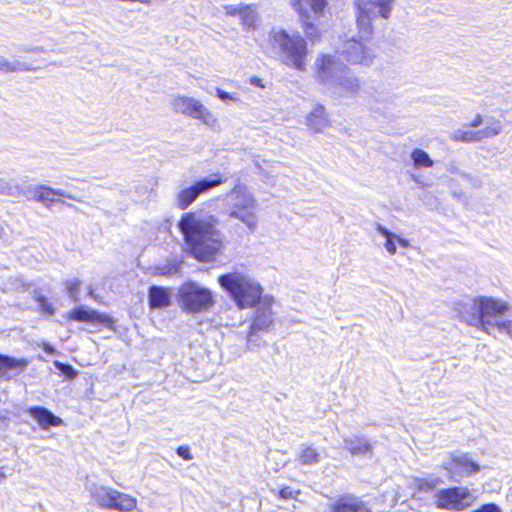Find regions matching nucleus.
Listing matches in <instances>:
<instances>
[{
    "instance_id": "obj_1",
    "label": "nucleus",
    "mask_w": 512,
    "mask_h": 512,
    "mask_svg": "<svg viewBox=\"0 0 512 512\" xmlns=\"http://www.w3.org/2000/svg\"><path fill=\"white\" fill-rule=\"evenodd\" d=\"M507 303L491 297L466 298L455 304L457 317L488 335L495 331L506 334L512 339V320L505 318Z\"/></svg>"
},
{
    "instance_id": "obj_2",
    "label": "nucleus",
    "mask_w": 512,
    "mask_h": 512,
    "mask_svg": "<svg viewBox=\"0 0 512 512\" xmlns=\"http://www.w3.org/2000/svg\"><path fill=\"white\" fill-rule=\"evenodd\" d=\"M216 224L214 216L192 212L184 214L179 221L178 226L191 254L199 261H210L221 248V233Z\"/></svg>"
},
{
    "instance_id": "obj_3",
    "label": "nucleus",
    "mask_w": 512,
    "mask_h": 512,
    "mask_svg": "<svg viewBox=\"0 0 512 512\" xmlns=\"http://www.w3.org/2000/svg\"><path fill=\"white\" fill-rule=\"evenodd\" d=\"M316 78L336 98H354L360 90V80L343 62L331 55H320L315 60Z\"/></svg>"
},
{
    "instance_id": "obj_4",
    "label": "nucleus",
    "mask_w": 512,
    "mask_h": 512,
    "mask_svg": "<svg viewBox=\"0 0 512 512\" xmlns=\"http://www.w3.org/2000/svg\"><path fill=\"white\" fill-rule=\"evenodd\" d=\"M270 43L273 53L283 64L299 71L305 70L308 49L303 37L298 34L291 35L282 29L271 32Z\"/></svg>"
},
{
    "instance_id": "obj_5",
    "label": "nucleus",
    "mask_w": 512,
    "mask_h": 512,
    "mask_svg": "<svg viewBox=\"0 0 512 512\" xmlns=\"http://www.w3.org/2000/svg\"><path fill=\"white\" fill-rule=\"evenodd\" d=\"M218 283L240 309L253 307L261 300L263 293L261 285L242 273L232 272L220 275Z\"/></svg>"
},
{
    "instance_id": "obj_6",
    "label": "nucleus",
    "mask_w": 512,
    "mask_h": 512,
    "mask_svg": "<svg viewBox=\"0 0 512 512\" xmlns=\"http://www.w3.org/2000/svg\"><path fill=\"white\" fill-rule=\"evenodd\" d=\"M225 203L224 214L235 218L244 223L248 229L253 232L257 227V217L255 210L257 201L253 194L244 184H237L223 198Z\"/></svg>"
},
{
    "instance_id": "obj_7",
    "label": "nucleus",
    "mask_w": 512,
    "mask_h": 512,
    "mask_svg": "<svg viewBox=\"0 0 512 512\" xmlns=\"http://www.w3.org/2000/svg\"><path fill=\"white\" fill-rule=\"evenodd\" d=\"M395 0H354L356 25L361 40L370 38L373 33L372 21L376 17L388 19Z\"/></svg>"
},
{
    "instance_id": "obj_8",
    "label": "nucleus",
    "mask_w": 512,
    "mask_h": 512,
    "mask_svg": "<svg viewBox=\"0 0 512 512\" xmlns=\"http://www.w3.org/2000/svg\"><path fill=\"white\" fill-rule=\"evenodd\" d=\"M274 327V317L271 310V304L264 298V302L257 306L255 315L249 326L246 335V349L255 351L257 348L265 345L262 335L271 331Z\"/></svg>"
},
{
    "instance_id": "obj_9",
    "label": "nucleus",
    "mask_w": 512,
    "mask_h": 512,
    "mask_svg": "<svg viewBox=\"0 0 512 512\" xmlns=\"http://www.w3.org/2000/svg\"><path fill=\"white\" fill-rule=\"evenodd\" d=\"M179 301L184 311L202 313L215 303L212 292L195 282H187L179 288Z\"/></svg>"
},
{
    "instance_id": "obj_10",
    "label": "nucleus",
    "mask_w": 512,
    "mask_h": 512,
    "mask_svg": "<svg viewBox=\"0 0 512 512\" xmlns=\"http://www.w3.org/2000/svg\"><path fill=\"white\" fill-rule=\"evenodd\" d=\"M441 467L446 471L450 481L460 483L463 478L477 474L481 468L468 453L453 452L449 453L441 463Z\"/></svg>"
},
{
    "instance_id": "obj_11",
    "label": "nucleus",
    "mask_w": 512,
    "mask_h": 512,
    "mask_svg": "<svg viewBox=\"0 0 512 512\" xmlns=\"http://www.w3.org/2000/svg\"><path fill=\"white\" fill-rule=\"evenodd\" d=\"M434 498L437 508L449 511H463L474 502L471 491L461 486L438 490Z\"/></svg>"
},
{
    "instance_id": "obj_12",
    "label": "nucleus",
    "mask_w": 512,
    "mask_h": 512,
    "mask_svg": "<svg viewBox=\"0 0 512 512\" xmlns=\"http://www.w3.org/2000/svg\"><path fill=\"white\" fill-rule=\"evenodd\" d=\"M226 181L220 173H213L207 177H204L192 185L180 190L176 197L177 207L181 210L187 209L196 199L212 188L223 184Z\"/></svg>"
},
{
    "instance_id": "obj_13",
    "label": "nucleus",
    "mask_w": 512,
    "mask_h": 512,
    "mask_svg": "<svg viewBox=\"0 0 512 512\" xmlns=\"http://www.w3.org/2000/svg\"><path fill=\"white\" fill-rule=\"evenodd\" d=\"M95 502L103 508L130 512L136 507V499L108 487H95L91 492Z\"/></svg>"
},
{
    "instance_id": "obj_14",
    "label": "nucleus",
    "mask_w": 512,
    "mask_h": 512,
    "mask_svg": "<svg viewBox=\"0 0 512 512\" xmlns=\"http://www.w3.org/2000/svg\"><path fill=\"white\" fill-rule=\"evenodd\" d=\"M172 104L177 113L200 120L209 127H214L217 123V118L214 114L200 101L192 97H176Z\"/></svg>"
},
{
    "instance_id": "obj_15",
    "label": "nucleus",
    "mask_w": 512,
    "mask_h": 512,
    "mask_svg": "<svg viewBox=\"0 0 512 512\" xmlns=\"http://www.w3.org/2000/svg\"><path fill=\"white\" fill-rule=\"evenodd\" d=\"M22 196L28 200H36L47 208H50L55 202H60L68 207L74 208V205L66 203L62 200H57L54 198V196L65 197L74 201H79L76 196L68 193L65 190L54 189L47 185H38L36 187H33L32 185H25Z\"/></svg>"
},
{
    "instance_id": "obj_16",
    "label": "nucleus",
    "mask_w": 512,
    "mask_h": 512,
    "mask_svg": "<svg viewBox=\"0 0 512 512\" xmlns=\"http://www.w3.org/2000/svg\"><path fill=\"white\" fill-rule=\"evenodd\" d=\"M291 5L301 19L306 37L314 40L318 32L314 23L310 21L311 15L309 14L308 7L311 8L314 14H319L324 10L326 0H291Z\"/></svg>"
},
{
    "instance_id": "obj_17",
    "label": "nucleus",
    "mask_w": 512,
    "mask_h": 512,
    "mask_svg": "<svg viewBox=\"0 0 512 512\" xmlns=\"http://www.w3.org/2000/svg\"><path fill=\"white\" fill-rule=\"evenodd\" d=\"M340 53L347 62L363 66L372 65L375 56L373 51L366 47L363 42L357 40L355 36L343 43Z\"/></svg>"
},
{
    "instance_id": "obj_18",
    "label": "nucleus",
    "mask_w": 512,
    "mask_h": 512,
    "mask_svg": "<svg viewBox=\"0 0 512 512\" xmlns=\"http://www.w3.org/2000/svg\"><path fill=\"white\" fill-rule=\"evenodd\" d=\"M29 361L25 358H15L0 353V381H9L20 375L28 366Z\"/></svg>"
},
{
    "instance_id": "obj_19",
    "label": "nucleus",
    "mask_w": 512,
    "mask_h": 512,
    "mask_svg": "<svg viewBox=\"0 0 512 512\" xmlns=\"http://www.w3.org/2000/svg\"><path fill=\"white\" fill-rule=\"evenodd\" d=\"M27 412L44 430H47L50 427L60 426L63 423L60 417L56 416L53 412L43 406L30 407Z\"/></svg>"
},
{
    "instance_id": "obj_20",
    "label": "nucleus",
    "mask_w": 512,
    "mask_h": 512,
    "mask_svg": "<svg viewBox=\"0 0 512 512\" xmlns=\"http://www.w3.org/2000/svg\"><path fill=\"white\" fill-rule=\"evenodd\" d=\"M344 448L354 456L373 455V446L364 436L353 435L343 438Z\"/></svg>"
},
{
    "instance_id": "obj_21",
    "label": "nucleus",
    "mask_w": 512,
    "mask_h": 512,
    "mask_svg": "<svg viewBox=\"0 0 512 512\" xmlns=\"http://www.w3.org/2000/svg\"><path fill=\"white\" fill-rule=\"evenodd\" d=\"M332 512H371L363 501L357 497L342 496L330 505Z\"/></svg>"
},
{
    "instance_id": "obj_22",
    "label": "nucleus",
    "mask_w": 512,
    "mask_h": 512,
    "mask_svg": "<svg viewBox=\"0 0 512 512\" xmlns=\"http://www.w3.org/2000/svg\"><path fill=\"white\" fill-rule=\"evenodd\" d=\"M151 309L166 308L171 304V292L168 288L153 285L148 291Z\"/></svg>"
},
{
    "instance_id": "obj_23",
    "label": "nucleus",
    "mask_w": 512,
    "mask_h": 512,
    "mask_svg": "<svg viewBox=\"0 0 512 512\" xmlns=\"http://www.w3.org/2000/svg\"><path fill=\"white\" fill-rule=\"evenodd\" d=\"M69 318L74 321L87 323H105L108 319L106 315L100 314L97 311L85 306L74 308L69 313Z\"/></svg>"
},
{
    "instance_id": "obj_24",
    "label": "nucleus",
    "mask_w": 512,
    "mask_h": 512,
    "mask_svg": "<svg viewBox=\"0 0 512 512\" xmlns=\"http://www.w3.org/2000/svg\"><path fill=\"white\" fill-rule=\"evenodd\" d=\"M329 120L322 104H316L306 117L307 126L315 132H322L328 126Z\"/></svg>"
},
{
    "instance_id": "obj_25",
    "label": "nucleus",
    "mask_w": 512,
    "mask_h": 512,
    "mask_svg": "<svg viewBox=\"0 0 512 512\" xmlns=\"http://www.w3.org/2000/svg\"><path fill=\"white\" fill-rule=\"evenodd\" d=\"M449 138L453 142L476 143L479 141L477 131L457 129L449 134Z\"/></svg>"
},
{
    "instance_id": "obj_26",
    "label": "nucleus",
    "mask_w": 512,
    "mask_h": 512,
    "mask_svg": "<svg viewBox=\"0 0 512 512\" xmlns=\"http://www.w3.org/2000/svg\"><path fill=\"white\" fill-rule=\"evenodd\" d=\"M25 185L17 184L11 180L0 178V194L12 197H20L23 195Z\"/></svg>"
},
{
    "instance_id": "obj_27",
    "label": "nucleus",
    "mask_w": 512,
    "mask_h": 512,
    "mask_svg": "<svg viewBox=\"0 0 512 512\" xmlns=\"http://www.w3.org/2000/svg\"><path fill=\"white\" fill-rule=\"evenodd\" d=\"M321 456L311 446L302 445L299 453V461L302 465H315L320 462Z\"/></svg>"
},
{
    "instance_id": "obj_28",
    "label": "nucleus",
    "mask_w": 512,
    "mask_h": 512,
    "mask_svg": "<svg viewBox=\"0 0 512 512\" xmlns=\"http://www.w3.org/2000/svg\"><path fill=\"white\" fill-rule=\"evenodd\" d=\"M376 230L380 235L385 237L386 241H385L384 246H385L387 252L391 255H394L397 251V247H396L397 235L392 233L390 230H388L386 227L382 226L379 223L376 224Z\"/></svg>"
},
{
    "instance_id": "obj_29",
    "label": "nucleus",
    "mask_w": 512,
    "mask_h": 512,
    "mask_svg": "<svg viewBox=\"0 0 512 512\" xmlns=\"http://www.w3.org/2000/svg\"><path fill=\"white\" fill-rule=\"evenodd\" d=\"M411 159L416 168H429L433 166V160L423 149L416 148L411 153Z\"/></svg>"
},
{
    "instance_id": "obj_30",
    "label": "nucleus",
    "mask_w": 512,
    "mask_h": 512,
    "mask_svg": "<svg viewBox=\"0 0 512 512\" xmlns=\"http://www.w3.org/2000/svg\"><path fill=\"white\" fill-rule=\"evenodd\" d=\"M502 131V123L500 120L491 119L490 122L487 123L486 127L482 130H477L479 135V141H482L486 138H491L497 136Z\"/></svg>"
},
{
    "instance_id": "obj_31",
    "label": "nucleus",
    "mask_w": 512,
    "mask_h": 512,
    "mask_svg": "<svg viewBox=\"0 0 512 512\" xmlns=\"http://www.w3.org/2000/svg\"><path fill=\"white\" fill-rule=\"evenodd\" d=\"M241 23L247 29L254 28L256 21V11L251 5H244L239 15Z\"/></svg>"
},
{
    "instance_id": "obj_32",
    "label": "nucleus",
    "mask_w": 512,
    "mask_h": 512,
    "mask_svg": "<svg viewBox=\"0 0 512 512\" xmlns=\"http://www.w3.org/2000/svg\"><path fill=\"white\" fill-rule=\"evenodd\" d=\"M33 297L35 301L38 303L39 310L48 315H53L55 313V308L53 304L48 300V298L40 293L39 290L35 289L33 291Z\"/></svg>"
},
{
    "instance_id": "obj_33",
    "label": "nucleus",
    "mask_w": 512,
    "mask_h": 512,
    "mask_svg": "<svg viewBox=\"0 0 512 512\" xmlns=\"http://www.w3.org/2000/svg\"><path fill=\"white\" fill-rule=\"evenodd\" d=\"M442 483L440 478L420 479L417 481V489L423 492H432Z\"/></svg>"
},
{
    "instance_id": "obj_34",
    "label": "nucleus",
    "mask_w": 512,
    "mask_h": 512,
    "mask_svg": "<svg viewBox=\"0 0 512 512\" xmlns=\"http://www.w3.org/2000/svg\"><path fill=\"white\" fill-rule=\"evenodd\" d=\"M54 365L57 370L67 379H74L77 376V371L70 364L55 361Z\"/></svg>"
},
{
    "instance_id": "obj_35",
    "label": "nucleus",
    "mask_w": 512,
    "mask_h": 512,
    "mask_svg": "<svg viewBox=\"0 0 512 512\" xmlns=\"http://www.w3.org/2000/svg\"><path fill=\"white\" fill-rule=\"evenodd\" d=\"M80 284L81 283H80V281L78 279L67 280L65 282V286H66L68 295L75 302L79 300Z\"/></svg>"
},
{
    "instance_id": "obj_36",
    "label": "nucleus",
    "mask_w": 512,
    "mask_h": 512,
    "mask_svg": "<svg viewBox=\"0 0 512 512\" xmlns=\"http://www.w3.org/2000/svg\"><path fill=\"white\" fill-rule=\"evenodd\" d=\"M34 70H35V68L26 62L19 61V60L9 61L8 72H24V71H34Z\"/></svg>"
},
{
    "instance_id": "obj_37",
    "label": "nucleus",
    "mask_w": 512,
    "mask_h": 512,
    "mask_svg": "<svg viewBox=\"0 0 512 512\" xmlns=\"http://www.w3.org/2000/svg\"><path fill=\"white\" fill-rule=\"evenodd\" d=\"M279 494V497L282 498V499H296L297 496L300 494V491L297 490H293L292 488L290 487H283L282 489L279 490L278 492Z\"/></svg>"
},
{
    "instance_id": "obj_38",
    "label": "nucleus",
    "mask_w": 512,
    "mask_h": 512,
    "mask_svg": "<svg viewBox=\"0 0 512 512\" xmlns=\"http://www.w3.org/2000/svg\"><path fill=\"white\" fill-rule=\"evenodd\" d=\"M460 177L468 182L473 188H480L482 185L481 180L475 175L461 172Z\"/></svg>"
},
{
    "instance_id": "obj_39",
    "label": "nucleus",
    "mask_w": 512,
    "mask_h": 512,
    "mask_svg": "<svg viewBox=\"0 0 512 512\" xmlns=\"http://www.w3.org/2000/svg\"><path fill=\"white\" fill-rule=\"evenodd\" d=\"M176 454L184 460H191L193 458L190 448L186 445L179 446L176 449Z\"/></svg>"
},
{
    "instance_id": "obj_40",
    "label": "nucleus",
    "mask_w": 512,
    "mask_h": 512,
    "mask_svg": "<svg viewBox=\"0 0 512 512\" xmlns=\"http://www.w3.org/2000/svg\"><path fill=\"white\" fill-rule=\"evenodd\" d=\"M472 512H502L498 505L494 503H488L484 504L478 509L472 511Z\"/></svg>"
},
{
    "instance_id": "obj_41",
    "label": "nucleus",
    "mask_w": 512,
    "mask_h": 512,
    "mask_svg": "<svg viewBox=\"0 0 512 512\" xmlns=\"http://www.w3.org/2000/svg\"><path fill=\"white\" fill-rule=\"evenodd\" d=\"M243 6L244 5H240V6L227 5V6H225L226 15H229V16L240 15Z\"/></svg>"
},
{
    "instance_id": "obj_42",
    "label": "nucleus",
    "mask_w": 512,
    "mask_h": 512,
    "mask_svg": "<svg viewBox=\"0 0 512 512\" xmlns=\"http://www.w3.org/2000/svg\"><path fill=\"white\" fill-rule=\"evenodd\" d=\"M216 93H217V97L222 101H227V100L233 99V97L230 93H228L220 88H217Z\"/></svg>"
},
{
    "instance_id": "obj_43",
    "label": "nucleus",
    "mask_w": 512,
    "mask_h": 512,
    "mask_svg": "<svg viewBox=\"0 0 512 512\" xmlns=\"http://www.w3.org/2000/svg\"><path fill=\"white\" fill-rule=\"evenodd\" d=\"M483 123V118L480 114H477L474 120L469 123L465 124L464 127H471V128H477Z\"/></svg>"
},
{
    "instance_id": "obj_44",
    "label": "nucleus",
    "mask_w": 512,
    "mask_h": 512,
    "mask_svg": "<svg viewBox=\"0 0 512 512\" xmlns=\"http://www.w3.org/2000/svg\"><path fill=\"white\" fill-rule=\"evenodd\" d=\"M42 349L48 355L56 354V349L51 344H49V343L44 342L43 345H42Z\"/></svg>"
},
{
    "instance_id": "obj_45",
    "label": "nucleus",
    "mask_w": 512,
    "mask_h": 512,
    "mask_svg": "<svg viewBox=\"0 0 512 512\" xmlns=\"http://www.w3.org/2000/svg\"><path fill=\"white\" fill-rule=\"evenodd\" d=\"M9 69V61L3 57H0V71L7 73Z\"/></svg>"
},
{
    "instance_id": "obj_46",
    "label": "nucleus",
    "mask_w": 512,
    "mask_h": 512,
    "mask_svg": "<svg viewBox=\"0 0 512 512\" xmlns=\"http://www.w3.org/2000/svg\"><path fill=\"white\" fill-rule=\"evenodd\" d=\"M396 243H398L401 247L407 248L409 246V241L397 236Z\"/></svg>"
},
{
    "instance_id": "obj_47",
    "label": "nucleus",
    "mask_w": 512,
    "mask_h": 512,
    "mask_svg": "<svg viewBox=\"0 0 512 512\" xmlns=\"http://www.w3.org/2000/svg\"><path fill=\"white\" fill-rule=\"evenodd\" d=\"M250 83H251L252 85L257 86V87H263L262 81H261V79H260V78H258V77H252V78L250 79Z\"/></svg>"
},
{
    "instance_id": "obj_48",
    "label": "nucleus",
    "mask_w": 512,
    "mask_h": 512,
    "mask_svg": "<svg viewBox=\"0 0 512 512\" xmlns=\"http://www.w3.org/2000/svg\"><path fill=\"white\" fill-rule=\"evenodd\" d=\"M452 195L454 198H457V199H464L465 198V195L462 191H456V190H453L452 191Z\"/></svg>"
},
{
    "instance_id": "obj_49",
    "label": "nucleus",
    "mask_w": 512,
    "mask_h": 512,
    "mask_svg": "<svg viewBox=\"0 0 512 512\" xmlns=\"http://www.w3.org/2000/svg\"><path fill=\"white\" fill-rule=\"evenodd\" d=\"M159 270V273L161 275H167V274H170L171 272V268L167 267V266H164V267H161V268H158Z\"/></svg>"
},
{
    "instance_id": "obj_50",
    "label": "nucleus",
    "mask_w": 512,
    "mask_h": 512,
    "mask_svg": "<svg viewBox=\"0 0 512 512\" xmlns=\"http://www.w3.org/2000/svg\"><path fill=\"white\" fill-rule=\"evenodd\" d=\"M448 171L450 173H452V174H456V175H459V176H460V173L462 172L459 168L454 167V166L448 168Z\"/></svg>"
},
{
    "instance_id": "obj_51",
    "label": "nucleus",
    "mask_w": 512,
    "mask_h": 512,
    "mask_svg": "<svg viewBox=\"0 0 512 512\" xmlns=\"http://www.w3.org/2000/svg\"><path fill=\"white\" fill-rule=\"evenodd\" d=\"M379 101H382V99H380L378 97L371 96V98L368 99L367 104L372 105L374 102H379Z\"/></svg>"
},
{
    "instance_id": "obj_52",
    "label": "nucleus",
    "mask_w": 512,
    "mask_h": 512,
    "mask_svg": "<svg viewBox=\"0 0 512 512\" xmlns=\"http://www.w3.org/2000/svg\"><path fill=\"white\" fill-rule=\"evenodd\" d=\"M6 479V474L4 473L3 469L0 468V482Z\"/></svg>"
},
{
    "instance_id": "obj_53",
    "label": "nucleus",
    "mask_w": 512,
    "mask_h": 512,
    "mask_svg": "<svg viewBox=\"0 0 512 512\" xmlns=\"http://www.w3.org/2000/svg\"><path fill=\"white\" fill-rule=\"evenodd\" d=\"M4 234V229L3 227L0 225V238L2 237V235Z\"/></svg>"
},
{
    "instance_id": "obj_54",
    "label": "nucleus",
    "mask_w": 512,
    "mask_h": 512,
    "mask_svg": "<svg viewBox=\"0 0 512 512\" xmlns=\"http://www.w3.org/2000/svg\"><path fill=\"white\" fill-rule=\"evenodd\" d=\"M89 295H90L91 297H94V293H93V291H92V290H90V291H89Z\"/></svg>"
}]
</instances>
